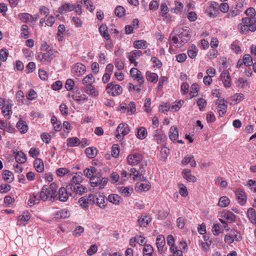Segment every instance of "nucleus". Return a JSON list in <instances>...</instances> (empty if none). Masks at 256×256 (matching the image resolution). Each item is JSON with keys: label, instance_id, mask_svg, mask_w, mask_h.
Segmentation results:
<instances>
[{"label": "nucleus", "instance_id": "412c9836", "mask_svg": "<svg viewBox=\"0 0 256 256\" xmlns=\"http://www.w3.org/2000/svg\"><path fill=\"white\" fill-rule=\"evenodd\" d=\"M69 212L66 209L58 210L53 214L54 218L56 219L66 218L69 217Z\"/></svg>", "mask_w": 256, "mask_h": 256}, {"label": "nucleus", "instance_id": "13d9d810", "mask_svg": "<svg viewBox=\"0 0 256 256\" xmlns=\"http://www.w3.org/2000/svg\"><path fill=\"white\" fill-rule=\"evenodd\" d=\"M70 170L65 168H58L56 170V174L58 176L62 177L66 174H70Z\"/></svg>", "mask_w": 256, "mask_h": 256}, {"label": "nucleus", "instance_id": "09e8293b", "mask_svg": "<svg viewBox=\"0 0 256 256\" xmlns=\"http://www.w3.org/2000/svg\"><path fill=\"white\" fill-rule=\"evenodd\" d=\"M174 5L175 7L172 8L170 10L171 12L176 14L180 13L184 8L183 4L180 2L175 1Z\"/></svg>", "mask_w": 256, "mask_h": 256}, {"label": "nucleus", "instance_id": "b1692460", "mask_svg": "<svg viewBox=\"0 0 256 256\" xmlns=\"http://www.w3.org/2000/svg\"><path fill=\"white\" fill-rule=\"evenodd\" d=\"M181 163L184 166L190 164V165L194 168L196 166V161L194 160V156L192 155L184 156L182 160Z\"/></svg>", "mask_w": 256, "mask_h": 256}, {"label": "nucleus", "instance_id": "473e14b6", "mask_svg": "<svg viewBox=\"0 0 256 256\" xmlns=\"http://www.w3.org/2000/svg\"><path fill=\"white\" fill-rule=\"evenodd\" d=\"M153 137L158 142H162L166 140V136L160 130H156L153 134Z\"/></svg>", "mask_w": 256, "mask_h": 256}, {"label": "nucleus", "instance_id": "4c0bfd02", "mask_svg": "<svg viewBox=\"0 0 256 256\" xmlns=\"http://www.w3.org/2000/svg\"><path fill=\"white\" fill-rule=\"evenodd\" d=\"M143 256H154V248L150 244L144 245L142 248Z\"/></svg>", "mask_w": 256, "mask_h": 256}, {"label": "nucleus", "instance_id": "052dcab7", "mask_svg": "<svg viewBox=\"0 0 256 256\" xmlns=\"http://www.w3.org/2000/svg\"><path fill=\"white\" fill-rule=\"evenodd\" d=\"M147 42L144 40H138L134 42V46L136 48H143L146 47Z\"/></svg>", "mask_w": 256, "mask_h": 256}, {"label": "nucleus", "instance_id": "864d4df0", "mask_svg": "<svg viewBox=\"0 0 256 256\" xmlns=\"http://www.w3.org/2000/svg\"><path fill=\"white\" fill-rule=\"evenodd\" d=\"M2 114L6 118H8L10 113L12 114V106L10 104L3 105L2 107Z\"/></svg>", "mask_w": 256, "mask_h": 256}, {"label": "nucleus", "instance_id": "9d476101", "mask_svg": "<svg viewBox=\"0 0 256 256\" xmlns=\"http://www.w3.org/2000/svg\"><path fill=\"white\" fill-rule=\"evenodd\" d=\"M190 33L191 32L190 28L184 26L179 29L178 34H176L179 38L182 40V42H184L186 44L190 40L191 36Z\"/></svg>", "mask_w": 256, "mask_h": 256}, {"label": "nucleus", "instance_id": "2eb2a0df", "mask_svg": "<svg viewBox=\"0 0 256 256\" xmlns=\"http://www.w3.org/2000/svg\"><path fill=\"white\" fill-rule=\"evenodd\" d=\"M220 216V219H223L228 223L234 222L236 219L235 214L229 210L223 211L221 212Z\"/></svg>", "mask_w": 256, "mask_h": 256}, {"label": "nucleus", "instance_id": "393cba45", "mask_svg": "<svg viewBox=\"0 0 256 256\" xmlns=\"http://www.w3.org/2000/svg\"><path fill=\"white\" fill-rule=\"evenodd\" d=\"M30 216L28 212H24L22 214L18 216L17 224L21 226H25L30 219Z\"/></svg>", "mask_w": 256, "mask_h": 256}, {"label": "nucleus", "instance_id": "9b49d317", "mask_svg": "<svg viewBox=\"0 0 256 256\" xmlns=\"http://www.w3.org/2000/svg\"><path fill=\"white\" fill-rule=\"evenodd\" d=\"M72 72L77 76L84 75L86 72V66L80 62L74 64L72 68Z\"/></svg>", "mask_w": 256, "mask_h": 256}, {"label": "nucleus", "instance_id": "680f3d73", "mask_svg": "<svg viewBox=\"0 0 256 256\" xmlns=\"http://www.w3.org/2000/svg\"><path fill=\"white\" fill-rule=\"evenodd\" d=\"M184 102L182 100L178 102H176L174 103V104L170 106V111L172 112H177L178 111L182 106L184 104Z\"/></svg>", "mask_w": 256, "mask_h": 256}, {"label": "nucleus", "instance_id": "de8ad7c7", "mask_svg": "<svg viewBox=\"0 0 256 256\" xmlns=\"http://www.w3.org/2000/svg\"><path fill=\"white\" fill-rule=\"evenodd\" d=\"M80 140L76 137L68 138L66 140V145L68 147L76 146L80 144Z\"/></svg>", "mask_w": 256, "mask_h": 256}, {"label": "nucleus", "instance_id": "338daca9", "mask_svg": "<svg viewBox=\"0 0 256 256\" xmlns=\"http://www.w3.org/2000/svg\"><path fill=\"white\" fill-rule=\"evenodd\" d=\"M74 84V80L71 78H68L66 80L64 86L67 90L70 91L73 90Z\"/></svg>", "mask_w": 256, "mask_h": 256}, {"label": "nucleus", "instance_id": "774afa93", "mask_svg": "<svg viewBox=\"0 0 256 256\" xmlns=\"http://www.w3.org/2000/svg\"><path fill=\"white\" fill-rule=\"evenodd\" d=\"M170 251L173 254V256H183L182 250H178L177 246L170 248Z\"/></svg>", "mask_w": 256, "mask_h": 256}, {"label": "nucleus", "instance_id": "72a5a7b5", "mask_svg": "<svg viewBox=\"0 0 256 256\" xmlns=\"http://www.w3.org/2000/svg\"><path fill=\"white\" fill-rule=\"evenodd\" d=\"M150 184L148 182L146 183H137L136 184V188L138 192H142L148 190L150 188Z\"/></svg>", "mask_w": 256, "mask_h": 256}, {"label": "nucleus", "instance_id": "f704fd0d", "mask_svg": "<svg viewBox=\"0 0 256 256\" xmlns=\"http://www.w3.org/2000/svg\"><path fill=\"white\" fill-rule=\"evenodd\" d=\"M95 82V78L92 74L86 75L82 80L84 85L88 86L92 85Z\"/></svg>", "mask_w": 256, "mask_h": 256}, {"label": "nucleus", "instance_id": "39448f33", "mask_svg": "<svg viewBox=\"0 0 256 256\" xmlns=\"http://www.w3.org/2000/svg\"><path fill=\"white\" fill-rule=\"evenodd\" d=\"M101 178L100 173L96 174L90 178V186L92 187L98 186L100 188H103L108 182V180L106 178Z\"/></svg>", "mask_w": 256, "mask_h": 256}, {"label": "nucleus", "instance_id": "5701e85b", "mask_svg": "<svg viewBox=\"0 0 256 256\" xmlns=\"http://www.w3.org/2000/svg\"><path fill=\"white\" fill-rule=\"evenodd\" d=\"M84 90L88 94H89L92 97L96 98L99 96L98 90L93 84L86 86Z\"/></svg>", "mask_w": 256, "mask_h": 256}, {"label": "nucleus", "instance_id": "c9c22d12", "mask_svg": "<svg viewBox=\"0 0 256 256\" xmlns=\"http://www.w3.org/2000/svg\"><path fill=\"white\" fill-rule=\"evenodd\" d=\"M16 127L22 134H25L28 130V126L26 122L22 120H20L16 124Z\"/></svg>", "mask_w": 256, "mask_h": 256}, {"label": "nucleus", "instance_id": "423d86ee", "mask_svg": "<svg viewBox=\"0 0 256 256\" xmlns=\"http://www.w3.org/2000/svg\"><path fill=\"white\" fill-rule=\"evenodd\" d=\"M138 170L136 168H131L129 174L130 176H132L134 180H144L145 178L144 176V170L143 168V164H140Z\"/></svg>", "mask_w": 256, "mask_h": 256}, {"label": "nucleus", "instance_id": "6ab92c4d", "mask_svg": "<svg viewBox=\"0 0 256 256\" xmlns=\"http://www.w3.org/2000/svg\"><path fill=\"white\" fill-rule=\"evenodd\" d=\"M220 78L226 88L231 86V78L228 72L224 70L220 74Z\"/></svg>", "mask_w": 256, "mask_h": 256}, {"label": "nucleus", "instance_id": "c85d7f7f", "mask_svg": "<svg viewBox=\"0 0 256 256\" xmlns=\"http://www.w3.org/2000/svg\"><path fill=\"white\" fill-rule=\"evenodd\" d=\"M151 222V218L148 216H141L138 217V224L140 227L146 226Z\"/></svg>", "mask_w": 256, "mask_h": 256}, {"label": "nucleus", "instance_id": "c756f323", "mask_svg": "<svg viewBox=\"0 0 256 256\" xmlns=\"http://www.w3.org/2000/svg\"><path fill=\"white\" fill-rule=\"evenodd\" d=\"M191 170L188 168L184 169L182 172L183 177L184 179L190 182H195L196 180V178L192 174Z\"/></svg>", "mask_w": 256, "mask_h": 256}, {"label": "nucleus", "instance_id": "7c9ffc66", "mask_svg": "<svg viewBox=\"0 0 256 256\" xmlns=\"http://www.w3.org/2000/svg\"><path fill=\"white\" fill-rule=\"evenodd\" d=\"M136 136L140 140L144 139L148 136V132L146 129L143 126L137 128H136Z\"/></svg>", "mask_w": 256, "mask_h": 256}, {"label": "nucleus", "instance_id": "e433bc0d", "mask_svg": "<svg viewBox=\"0 0 256 256\" xmlns=\"http://www.w3.org/2000/svg\"><path fill=\"white\" fill-rule=\"evenodd\" d=\"M2 178L7 182H11L13 181L14 177L12 172L8 170H4L2 174Z\"/></svg>", "mask_w": 256, "mask_h": 256}, {"label": "nucleus", "instance_id": "ddd939ff", "mask_svg": "<svg viewBox=\"0 0 256 256\" xmlns=\"http://www.w3.org/2000/svg\"><path fill=\"white\" fill-rule=\"evenodd\" d=\"M216 104H218V112L219 116L222 117L226 112V102L224 99H218Z\"/></svg>", "mask_w": 256, "mask_h": 256}, {"label": "nucleus", "instance_id": "37998d69", "mask_svg": "<svg viewBox=\"0 0 256 256\" xmlns=\"http://www.w3.org/2000/svg\"><path fill=\"white\" fill-rule=\"evenodd\" d=\"M16 162L19 164H24L26 161V157L25 154L21 152H18L15 156Z\"/></svg>", "mask_w": 256, "mask_h": 256}, {"label": "nucleus", "instance_id": "ea45409f", "mask_svg": "<svg viewBox=\"0 0 256 256\" xmlns=\"http://www.w3.org/2000/svg\"><path fill=\"white\" fill-rule=\"evenodd\" d=\"M97 206L100 208H104L107 205V200L103 195L100 194L96 198Z\"/></svg>", "mask_w": 256, "mask_h": 256}, {"label": "nucleus", "instance_id": "4d7b16f0", "mask_svg": "<svg viewBox=\"0 0 256 256\" xmlns=\"http://www.w3.org/2000/svg\"><path fill=\"white\" fill-rule=\"evenodd\" d=\"M242 10L237 8H232L227 14L226 16L228 18H232L240 14Z\"/></svg>", "mask_w": 256, "mask_h": 256}, {"label": "nucleus", "instance_id": "a19ab883", "mask_svg": "<svg viewBox=\"0 0 256 256\" xmlns=\"http://www.w3.org/2000/svg\"><path fill=\"white\" fill-rule=\"evenodd\" d=\"M65 31V26L64 24H60L58 28V32L56 38L58 42H62L64 40V32Z\"/></svg>", "mask_w": 256, "mask_h": 256}, {"label": "nucleus", "instance_id": "8fccbe9b", "mask_svg": "<svg viewBox=\"0 0 256 256\" xmlns=\"http://www.w3.org/2000/svg\"><path fill=\"white\" fill-rule=\"evenodd\" d=\"M85 152L88 158H93L96 156L98 150L95 148H87Z\"/></svg>", "mask_w": 256, "mask_h": 256}, {"label": "nucleus", "instance_id": "0eeeda50", "mask_svg": "<svg viewBox=\"0 0 256 256\" xmlns=\"http://www.w3.org/2000/svg\"><path fill=\"white\" fill-rule=\"evenodd\" d=\"M143 159L142 156L136 152L130 154L127 158L128 164L131 166H134L142 164L140 163Z\"/></svg>", "mask_w": 256, "mask_h": 256}, {"label": "nucleus", "instance_id": "69168bd1", "mask_svg": "<svg viewBox=\"0 0 256 256\" xmlns=\"http://www.w3.org/2000/svg\"><path fill=\"white\" fill-rule=\"evenodd\" d=\"M120 154V147L118 144H114L112 147V156L116 158Z\"/></svg>", "mask_w": 256, "mask_h": 256}, {"label": "nucleus", "instance_id": "a211bd4d", "mask_svg": "<svg viewBox=\"0 0 256 256\" xmlns=\"http://www.w3.org/2000/svg\"><path fill=\"white\" fill-rule=\"evenodd\" d=\"M130 74L134 79H136L140 84L141 85L144 84V78L142 74L140 71L136 68H132L130 70Z\"/></svg>", "mask_w": 256, "mask_h": 256}, {"label": "nucleus", "instance_id": "603ef678", "mask_svg": "<svg viewBox=\"0 0 256 256\" xmlns=\"http://www.w3.org/2000/svg\"><path fill=\"white\" fill-rule=\"evenodd\" d=\"M86 190V188L80 184L76 185V186L72 188V192H74L76 194L80 195L85 193Z\"/></svg>", "mask_w": 256, "mask_h": 256}, {"label": "nucleus", "instance_id": "dca6fc26", "mask_svg": "<svg viewBox=\"0 0 256 256\" xmlns=\"http://www.w3.org/2000/svg\"><path fill=\"white\" fill-rule=\"evenodd\" d=\"M235 195L238 203L242 206L244 205L247 200L244 192L241 188H237L235 192Z\"/></svg>", "mask_w": 256, "mask_h": 256}, {"label": "nucleus", "instance_id": "5fc2aeb1", "mask_svg": "<svg viewBox=\"0 0 256 256\" xmlns=\"http://www.w3.org/2000/svg\"><path fill=\"white\" fill-rule=\"evenodd\" d=\"M198 49L195 44H192L188 50V54L191 58H194L197 55Z\"/></svg>", "mask_w": 256, "mask_h": 256}, {"label": "nucleus", "instance_id": "2f4dec72", "mask_svg": "<svg viewBox=\"0 0 256 256\" xmlns=\"http://www.w3.org/2000/svg\"><path fill=\"white\" fill-rule=\"evenodd\" d=\"M168 136L170 140L174 142L176 141V139L178 137V131L176 127L173 126L170 128Z\"/></svg>", "mask_w": 256, "mask_h": 256}, {"label": "nucleus", "instance_id": "cd10ccee", "mask_svg": "<svg viewBox=\"0 0 256 256\" xmlns=\"http://www.w3.org/2000/svg\"><path fill=\"white\" fill-rule=\"evenodd\" d=\"M74 100L79 104H82L88 100V97L82 92H78L76 94Z\"/></svg>", "mask_w": 256, "mask_h": 256}, {"label": "nucleus", "instance_id": "7ed1b4c3", "mask_svg": "<svg viewBox=\"0 0 256 256\" xmlns=\"http://www.w3.org/2000/svg\"><path fill=\"white\" fill-rule=\"evenodd\" d=\"M130 131L128 125L126 123H120L115 132L114 134L118 140H122Z\"/></svg>", "mask_w": 256, "mask_h": 256}, {"label": "nucleus", "instance_id": "4468645a", "mask_svg": "<svg viewBox=\"0 0 256 256\" xmlns=\"http://www.w3.org/2000/svg\"><path fill=\"white\" fill-rule=\"evenodd\" d=\"M142 56V52L138 50H132L128 54V58L132 64H134V66H136L138 62L136 60Z\"/></svg>", "mask_w": 256, "mask_h": 256}, {"label": "nucleus", "instance_id": "bb28decb", "mask_svg": "<svg viewBox=\"0 0 256 256\" xmlns=\"http://www.w3.org/2000/svg\"><path fill=\"white\" fill-rule=\"evenodd\" d=\"M18 16V18L24 23L32 22L34 20V17L28 13H20Z\"/></svg>", "mask_w": 256, "mask_h": 256}, {"label": "nucleus", "instance_id": "0e129e2a", "mask_svg": "<svg viewBox=\"0 0 256 256\" xmlns=\"http://www.w3.org/2000/svg\"><path fill=\"white\" fill-rule=\"evenodd\" d=\"M126 12L124 8L122 6H118L114 10L115 14L118 17L123 16Z\"/></svg>", "mask_w": 256, "mask_h": 256}, {"label": "nucleus", "instance_id": "f3484780", "mask_svg": "<svg viewBox=\"0 0 256 256\" xmlns=\"http://www.w3.org/2000/svg\"><path fill=\"white\" fill-rule=\"evenodd\" d=\"M166 244L165 238L162 234H159L156 238V246L158 248V252L162 254L164 252V246Z\"/></svg>", "mask_w": 256, "mask_h": 256}, {"label": "nucleus", "instance_id": "58836bf2", "mask_svg": "<svg viewBox=\"0 0 256 256\" xmlns=\"http://www.w3.org/2000/svg\"><path fill=\"white\" fill-rule=\"evenodd\" d=\"M34 166L38 172H42L44 170V165L42 160L36 158L34 160Z\"/></svg>", "mask_w": 256, "mask_h": 256}, {"label": "nucleus", "instance_id": "c03bdc74", "mask_svg": "<svg viewBox=\"0 0 256 256\" xmlns=\"http://www.w3.org/2000/svg\"><path fill=\"white\" fill-rule=\"evenodd\" d=\"M100 32L101 35L106 40H109L110 36L108 33V28L106 24H102L99 28Z\"/></svg>", "mask_w": 256, "mask_h": 256}, {"label": "nucleus", "instance_id": "aec40b11", "mask_svg": "<svg viewBox=\"0 0 256 256\" xmlns=\"http://www.w3.org/2000/svg\"><path fill=\"white\" fill-rule=\"evenodd\" d=\"M75 4L70 3H64L58 8V12L60 14H65L74 10Z\"/></svg>", "mask_w": 256, "mask_h": 256}, {"label": "nucleus", "instance_id": "a18cd8bd", "mask_svg": "<svg viewBox=\"0 0 256 256\" xmlns=\"http://www.w3.org/2000/svg\"><path fill=\"white\" fill-rule=\"evenodd\" d=\"M82 181V177L78 173H76V174L72 176L71 180V182L68 185H72V188L76 185H78Z\"/></svg>", "mask_w": 256, "mask_h": 256}, {"label": "nucleus", "instance_id": "20e7f679", "mask_svg": "<svg viewBox=\"0 0 256 256\" xmlns=\"http://www.w3.org/2000/svg\"><path fill=\"white\" fill-rule=\"evenodd\" d=\"M106 90L107 93L112 96H120L123 91L122 88L120 84H116L114 82L108 84Z\"/></svg>", "mask_w": 256, "mask_h": 256}, {"label": "nucleus", "instance_id": "bf43d9fd", "mask_svg": "<svg viewBox=\"0 0 256 256\" xmlns=\"http://www.w3.org/2000/svg\"><path fill=\"white\" fill-rule=\"evenodd\" d=\"M82 3L83 4L90 12H92L95 7L93 4L91 0H81Z\"/></svg>", "mask_w": 256, "mask_h": 256}, {"label": "nucleus", "instance_id": "6e6d98bb", "mask_svg": "<svg viewBox=\"0 0 256 256\" xmlns=\"http://www.w3.org/2000/svg\"><path fill=\"white\" fill-rule=\"evenodd\" d=\"M230 203V200L226 196H222L218 200V205L222 208L226 207L229 205Z\"/></svg>", "mask_w": 256, "mask_h": 256}, {"label": "nucleus", "instance_id": "f257e3e1", "mask_svg": "<svg viewBox=\"0 0 256 256\" xmlns=\"http://www.w3.org/2000/svg\"><path fill=\"white\" fill-rule=\"evenodd\" d=\"M58 188L57 184L54 182L50 186L44 185L39 193L40 198L44 202L58 200Z\"/></svg>", "mask_w": 256, "mask_h": 256}, {"label": "nucleus", "instance_id": "79ce46f5", "mask_svg": "<svg viewBox=\"0 0 256 256\" xmlns=\"http://www.w3.org/2000/svg\"><path fill=\"white\" fill-rule=\"evenodd\" d=\"M107 200L113 204L118 205L122 200V198L118 194H111L108 196Z\"/></svg>", "mask_w": 256, "mask_h": 256}, {"label": "nucleus", "instance_id": "f03ea898", "mask_svg": "<svg viewBox=\"0 0 256 256\" xmlns=\"http://www.w3.org/2000/svg\"><path fill=\"white\" fill-rule=\"evenodd\" d=\"M56 52V51L52 49L46 52H39L36 54V58L41 64H46L55 57Z\"/></svg>", "mask_w": 256, "mask_h": 256}, {"label": "nucleus", "instance_id": "4be33fe9", "mask_svg": "<svg viewBox=\"0 0 256 256\" xmlns=\"http://www.w3.org/2000/svg\"><path fill=\"white\" fill-rule=\"evenodd\" d=\"M214 4L217 5L216 3L211 4L206 10V14L211 18H216L218 14V8Z\"/></svg>", "mask_w": 256, "mask_h": 256}, {"label": "nucleus", "instance_id": "a878e982", "mask_svg": "<svg viewBox=\"0 0 256 256\" xmlns=\"http://www.w3.org/2000/svg\"><path fill=\"white\" fill-rule=\"evenodd\" d=\"M40 198L38 194L36 192L30 194L29 199L28 201V204L32 207L36 204H38L40 202Z\"/></svg>", "mask_w": 256, "mask_h": 256}, {"label": "nucleus", "instance_id": "1a4fd4ad", "mask_svg": "<svg viewBox=\"0 0 256 256\" xmlns=\"http://www.w3.org/2000/svg\"><path fill=\"white\" fill-rule=\"evenodd\" d=\"M59 200L61 202H66L69 196H72V186L67 185L66 188L62 187L59 190Z\"/></svg>", "mask_w": 256, "mask_h": 256}, {"label": "nucleus", "instance_id": "6e6552de", "mask_svg": "<svg viewBox=\"0 0 256 256\" xmlns=\"http://www.w3.org/2000/svg\"><path fill=\"white\" fill-rule=\"evenodd\" d=\"M176 33L175 32V30H174L170 34V46L169 48V51L172 53V46L175 47L180 48L186 44L184 42H182L181 39H180L178 36H176Z\"/></svg>", "mask_w": 256, "mask_h": 256}, {"label": "nucleus", "instance_id": "f8f14e48", "mask_svg": "<svg viewBox=\"0 0 256 256\" xmlns=\"http://www.w3.org/2000/svg\"><path fill=\"white\" fill-rule=\"evenodd\" d=\"M160 16L163 20L168 22L172 21V17L169 14V8L166 3H162L160 6Z\"/></svg>", "mask_w": 256, "mask_h": 256}, {"label": "nucleus", "instance_id": "e2e57ef3", "mask_svg": "<svg viewBox=\"0 0 256 256\" xmlns=\"http://www.w3.org/2000/svg\"><path fill=\"white\" fill-rule=\"evenodd\" d=\"M136 112V106L134 102H130L128 105L127 113L128 115H132Z\"/></svg>", "mask_w": 256, "mask_h": 256}, {"label": "nucleus", "instance_id": "3c124183", "mask_svg": "<svg viewBox=\"0 0 256 256\" xmlns=\"http://www.w3.org/2000/svg\"><path fill=\"white\" fill-rule=\"evenodd\" d=\"M146 78L148 81L156 83L158 80V76L156 73L148 72L146 73Z\"/></svg>", "mask_w": 256, "mask_h": 256}, {"label": "nucleus", "instance_id": "49530a36", "mask_svg": "<svg viewBox=\"0 0 256 256\" xmlns=\"http://www.w3.org/2000/svg\"><path fill=\"white\" fill-rule=\"evenodd\" d=\"M247 215L248 219L252 224H256V210L253 208H249L248 210Z\"/></svg>", "mask_w": 256, "mask_h": 256}]
</instances>
